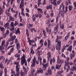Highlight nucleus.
Instances as JSON below:
<instances>
[{
    "instance_id": "obj_1",
    "label": "nucleus",
    "mask_w": 76,
    "mask_h": 76,
    "mask_svg": "<svg viewBox=\"0 0 76 76\" xmlns=\"http://www.w3.org/2000/svg\"><path fill=\"white\" fill-rule=\"evenodd\" d=\"M57 39L56 41V42H58L57 44V45L56 46V49L58 51H60V49H61V41H58V36L57 35Z\"/></svg>"
},
{
    "instance_id": "obj_2",
    "label": "nucleus",
    "mask_w": 76,
    "mask_h": 76,
    "mask_svg": "<svg viewBox=\"0 0 76 76\" xmlns=\"http://www.w3.org/2000/svg\"><path fill=\"white\" fill-rule=\"evenodd\" d=\"M21 0V1L20 5V7L22 10V12L21 13L22 15L25 16V14L24 12H23L24 10V9L23 8L24 7V0H19V1H20Z\"/></svg>"
},
{
    "instance_id": "obj_3",
    "label": "nucleus",
    "mask_w": 76,
    "mask_h": 76,
    "mask_svg": "<svg viewBox=\"0 0 76 76\" xmlns=\"http://www.w3.org/2000/svg\"><path fill=\"white\" fill-rule=\"evenodd\" d=\"M21 60L22 65H23V64L24 63V64L26 66H27V61H26V59H25V54H23V56L21 58Z\"/></svg>"
},
{
    "instance_id": "obj_4",
    "label": "nucleus",
    "mask_w": 76,
    "mask_h": 76,
    "mask_svg": "<svg viewBox=\"0 0 76 76\" xmlns=\"http://www.w3.org/2000/svg\"><path fill=\"white\" fill-rule=\"evenodd\" d=\"M58 24H57L55 28H54V33L56 34L57 32H58Z\"/></svg>"
},
{
    "instance_id": "obj_5",
    "label": "nucleus",
    "mask_w": 76,
    "mask_h": 76,
    "mask_svg": "<svg viewBox=\"0 0 76 76\" xmlns=\"http://www.w3.org/2000/svg\"><path fill=\"white\" fill-rule=\"evenodd\" d=\"M47 55L48 56V61L49 60H50V58L51 57V53H50V52H48V53L47 54Z\"/></svg>"
},
{
    "instance_id": "obj_6",
    "label": "nucleus",
    "mask_w": 76,
    "mask_h": 76,
    "mask_svg": "<svg viewBox=\"0 0 76 76\" xmlns=\"http://www.w3.org/2000/svg\"><path fill=\"white\" fill-rule=\"evenodd\" d=\"M48 66V63H46L43 65V68L44 71H45V70H46V68H47Z\"/></svg>"
},
{
    "instance_id": "obj_7",
    "label": "nucleus",
    "mask_w": 76,
    "mask_h": 76,
    "mask_svg": "<svg viewBox=\"0 0 76 76\" xmlns=\"http://www.w3.org/2000/svg\"><path fill=\"white\" fill-rule=\"evenodd\" d=\"M9 23H7L4 25V27H5V29H9L10 28L9 26Z\"/></svg>"
},
{
    "instance_id": "obj_8",
    "label": "nucleus",
    "mask_w": 76,
    "mask_h": 76,
    "mask_svg": "<svg viewBox=\"0 0 76 76\" xmlns=\"http://www.w3.org/2000/svg\"><path fill=\"white\" fill-rule=\"evenodd\" d=\"M64 62V61L63 60H60V59L58 58L57 61V63L58 64H62Z\"/></svg>"
},
{
    "instance_id": "obj_9",
    "label": "nucleus",
    "mask_w": 76,
    "mask_h": 76,
    "mask_svg": "<svg viewBox=\"0 0 76 76\" xmlns=\"http://www.w3.org/2000/svg\"><path fill=\"white\" fill-rule=\"evenodd\" d=\"M46 30L47 32L49 34H50L51 33V29H49L48 28H46Z\"/></svg>"
},
{
    "instance_id": "obj_10",
    "label": "nucleus",
    "mask_w": 76,
    "mask_h": 76,
    "mask_svg": "<svg viewBox=\"0 0 76 76\" xmlns=\"http://www.w3.org/2000/svg\"><path fill=\"white\" fill-rule=\"evenodd\" d=\"M47 74H49V75H52V72L50 69H48V70L47 71Z\"/></svg>"
},
{
    "instance_id": "obj_11",
    "label": "nucleus",
    "mask_w": 76,
    "mask_h": 76,
    "mask_svg": "<svg viewBox=\"0 0 76 76\" xmlns=\"http://www.w3.org/2000/svg\"><path fill=\"white\" fill-rule=\"evenodd\" d=\"M48 47L49 48V47H50V45L51 44V41L49 39H48Z\"/></svg>"
},
{
    "instance_id": "obj_12",
    "label": "nucleus",
    "mask_w": 76,
    "mask_h": 76,
    "mask_svg": "<svg viewBox=\"0 0 76 76\" xmlns=\"http://www.w3.org/2000/svg\"><path fill=\"white\" fill-rule=\"evenodd\" d=\"M37 71L39 73H40L41 74L43 73V70L41 69H39Z\"/></svg>"
},
{
    "instance_id": "obj_13",
    "label": "nucleus",
    "mask_w": 76,
    "mask_h": 76,
    "mask_svg": "<svg viewBox=\"0 0 76 76\" xmlns=\"http://www.w3.org/2000/svg\"><path fill=\"white\" fill-rule=\"evenodd\" d=\"M61 65L60 64V65H58V64H56V69H59L60 67H61Z\"/></svg>"
},
{
    "instance_id": "obj_14",
    "label": "nucleus",
    "mask_w": 76,
    "mask_h": 76,
    "mask_svg": "<svg viewBox=\"0 0 76 76\" xmlns=\"http://www.w3.org/2000/svg\"><path fill=\"white\" fill-rule=\"evenodd\" d=\"M11 26H12V28H10V30L11 31H12L13 30L14 31H15V25H14V24L11 25Z\"/></svg>"
},
{
    "instance_id": "obj_15",
    "label": "nucleus",
    "mask_w": 76,
    "mask_h": 76,
    "mask_svg": "<svg viewBox=\"0 0 76 76\" xmlns=\"http://www.w3.org/2000/svg\"><path fill=\"white\" fill-rule=\"evenodd\" d=\"M75 54H72V53L70 55V59L71 60H72V58H73V57H75Z\"/></svg>"
},
{
    "instance_id": "obj_16",
    "label": "nucleus",
    "mask_w": 76,
    "mask_h": 76,
    "mask_svg": "<svg viewBox=\"0 0 76 76\" xmlns=\"http://www.w3.org/2000/svg\"><path fill=\"white\" fill-rule=\"evenodd\" d=\"M72 46L71 45L68 48L67 50V51H72Z\"/></svg>"
},
{
    "instance_id": "obj_17",
    "label": "nucleus",
    "mask_w": 76,
    "mask_h": 76,
    "mask_svg": "<svg viewBox=\"0 0 76 76\" xmlns=\"http://www.w3.org/2000/svg\"><path fill=\"white\" fill-rule=\"evenodd\" d=\"M0 29L1 30V31L3 32H4V31H5V29L4 28L0 26Z\"/></svg>"
},
{
    "instance_id": "obj_18",
    "label": "nucleus",
    "mask_w": 76,
    "mask_h": 76,
    "mask_svg": "<svg viewBox=\"0 0 76 76\" xmlns=\"http://www.w3.org/2000/svg\"><path fill=\"white\" fill-rule=\"evenodd\" d=\"M68 9L70 11H71L73 9V6H72V5H69L68 7Z\"/></svg>"
},
{
    "instance_id": "obj_19",
    "label": "nucleus",
    "mask_w": 76,
    "mask_h": 76,
    "mask_svg": "<svg viewBox=\"0 0 76 76\" xmlns=\"http://www.w3.org/2000/svg\"><path fill=\"white\" fill-rule=\"evenodd\" d=\"M38 60L39 61L40 63V65H41L42 63L41 62V60H42V58H41L40 56L38 57Z\"/></svg>"
},
{
    "instance_id": "obj_20",
    "label": "nucleus",
    "mask_w": 76,
    "mask_h": 76,
    "mask_svg": "<svg viewBox=\"0 0 76 76\" xmlns=\"http://www.w3.org/2000/svg\"><path fill=\"white\" fill-rule=\"evenodd\" d=\"M20 31L19 30V28H18L17 31L15 33V34H20Z\"/></svg>"
},
{
    "instance_id": "obj_21",
    "label": "nucleus",
    "mask_w": 76,
    "mask_h": 76,
    "mask_svg": "<svg viewBox=\"0 0 76 76\" xmlns=\"http://www.w3.org/2000/svg\"><path fill=\"white\" fill-rule=\"evenodd\" d=\"M35 63H36L35 62H33V63L31 65V67H34L35 66Z\"/></svg>"
},
{
    "instance_id": "obj_22",
    "label": "nucleus",
    "mask_w": 76,
    "mask_h": 76,
    "mask_svg": "<svg viewBox=\"0 0 76 76\" xmlns=\"http://www.w3.org/2000/svg\"><path fill=\"white\" fill-rule=\"evenodd\" d=\"M70 35V33H68L66 35V36L65 37V39H67V38L69 37V35Z\"/></svg>"
},
{
    "instance_id": "obj_23",
    "label": "nucleus",
    "mask_w": 76,
    "mask_h": 76,
    "mask_svg": "<svg viewBox=\"0 0 76 76\" xmlns=\"http://www.w3.org/2000/svg\"><path fill=\"white\" fill-rule=\"evenodd\" d=\"M60 14L61 16H62L63 18H64V15L63 14H62V11H60V12H59V13L58 15H59Z\"/></svg>"
},
{
    "instance_id": "obj_24",
    "label": "nucleus",
    "mask_w": 76,
    "mask_h": 76,
    "mask_svg": "<svg viewBox=\"0 0 76 76\" xmlns=\"http://www.w3.org/2000/svg\"><path fill=\"white\" fill-rule=\"evenodd\" d=\"M16 45H17V47H16L17 49H18V48H20V44H19V43L17 44Z\"/></svg>"
},
{
    "instance_id": "obj_25",
    "label": "nucleus",
    "mask_w": 76,
    "mask_h": 76,
    "mask_svg": "<svg viewBox=\"0 0 76 76\" xmlns=\"http://www.w3.org/2000/svg\"><path fill=\"white\" fill-rule=\"evenodd\" d=\"M70 65L68 66V68L66 69V72H68L69 71V70H70Z\"/></svg>"
},
{
    "instance_id": "obj_26",
    "label": "nucleus",
    "mask_w": 76,
    "mask_h": 76,
    "mask_svg": "<svg viewBox=\"0 0 76 76\" xmlns=\"http://www.w3.org/2000/svg\"><path fill=\"white\" fill-rule=\"evenodd\" d=\"M37 9L38 11H39V12H40L41 13H42V9H41L37 8Z\"/></svg>"
},
{
    "instance_id": "obj_27",
    "label": "nucleus",
    "mask_w": 76,
    "mask_h": 76,
    "mask_svg": "<svg viewBox=\"0 0 76 76\" xmlns=\"http://www.w3.org/2000/svg\"><path fill=\"white\" fill-rule=\"evenodd\" d=\"M11 74H13V75H16V74H15V71H13V69H11Z\"/></svg>"
},
{
    "instance_id": "obj_28",
    "label": "nucleus",
    "mask_w": 76,
    "mask_h": 76,
    "mask_svg": "<svg viewBox=\"0 0 76 76\" xmlns=\"http://www.w3.org/2000/svg\"><path fill=\"white\" fill-rule=\"evenodd\" d=\"M63 72V70H61V71L58 72L57 73L58 75H61V74Z\"/></svg>"
},
{
    "instance_id": "obj_29",
    "label": "nucleus",
    "mask_w": 76,
    "mask_h": 76,
    "mask_svg": "<svg viewBox=\"0 0 76 76\" xmlns=\"http://www.w3.org/2000/svg\"><path fill=\"white\" fill-rule=\"evenodd\" d=\"M56 0H54L53 4L56 6H57V4H56Z\"/></svg>"
},
{
    "instance_id": "obj_30",
    "label": "nucleus",
    "mask_w": 76,
    "mask_h": 76,
    "mask_svg": "<svg viewBox=\"0 0 76 76\" xmlns=\"http://www.w3.org/2000/svg\"><path fill=\"white\" fill-rule=\"evenodd\" d=\"M9 18H10V20H12V21L14 20V19H13V18L11 16H10Z\"/></svg>"
},
{
    "instance_id": "obj_31",
    "label": "nucleus",
    "mask_w": 76,
    "mask_h": 76,
    "mask_svg": "<svg viewBox=\"0 0 76 76\" xmlns=\"http://www.w3.org/2000/svg\"><path fill=\"white\" fill-rule=\"evenodd\" d=\"M15 57H17V58L18 57H20V55L19 54H18L17 55H15Z\"/></svg>"
},
{
    "instance_id": "obj_32",
    "label": "nucleus",
    "mask_w": 76,
    "mask_h": 76,
    "mask_svg": "<svg viewBox=\"0 0 76 76\" xmlns=\"http://www.w3.org/2000/svg\"><path fill=\"white\" fill-rule=\"evenodd\" d=\"M65 66H67L68 64H69V62L68 61H65Z\"/></svg>"
},
{
    "instance_id": "obj_33",
    "label": "nucleus",
    "mask_w": 76,
    "mask_h": 76,
    "mask_svg": "<svg viewBox=\"0 0 76 76\" xmlns=\"http://www.w3.org/2000/svg\"><path fill=\"white\" fill-rule=\"evenodd\" d=\"M6 35H7L6 34H3L2 35L3 37L4 38H6Z\"/></svg>"
},
{
    "instance_id": "obj_34",
    "label": "nucleus",
    "mask_w": 76,
    "mask_h": 76,
    "mask_svg": "<svg viewBox=\"0 0 76 76\" xmlns=\"http://www.w3.org/2000/svg\"><path fill=\"white\" fill-rule=\"evenodd\" d=\"M3 73V70L2 69L1 70V71H0V76H2Z\"/></svg>"
},
{
    "instance_id": "obj_35",
    "label": "nucleus",
    "mask_w": 76,
    "mask_h": 76,
    "mask_svg": "<svg viewBox=\"0 0 76 76\" xmlns=\"http://www.w3.org/2000/svg\"><path fill=\"white\" fill-rule=\"evenodd\" d=\"M0 12H1V13H3V9H2L1 8V7H0Z\"/></svg>"
},
{
    "instance_id": "obj_36",
    "label": "nucleus",
    "mask_w": 76,
    "mask_h": 76,
    "mask_svg": "<svg viewBox=\"0 0 76 76\" xmlns=\"http://www.w3.org/2000/svg\"><path fill=\"white\" fill-rule=\"evenodd\" d=\"M22 76H25V73L24 72H22V71H21L20 73Z\"/></svg>"
},
{
    "instance_id": "obj_37",
    "label": "nucleus",
    "mask_w": 76,
    "mask_h": 76,
    "mask_svg": "<svg viewBox=\"0 0 76 76\" xmlns=\"http://www.w3.org/2000/svg\"><path fill=\"white\" fill-rule=\"evenodd\" d=\"M4 43H5V41L4 40L2 42L1 47L3 46V45L4 44Z\"/></svg>"
},
{
    "instance_id": "obj_38",
    "label": "nucleus",
    "mask_w": 76,
    "mask_h": 76,
    "mask_svg": "<svg viewBox=\"0 0 76 76\" xmlns=\"http://www.w3.org/2000/svg\"><path fill=\"white\" fill-rule=\"evenodd\" d=\"M15 38H16V36H15L12 37V39H11V41H13V40L14 39H15Z\"/></svg>"
},
{
    "instance_id": "obj_39",
    "label": "nucleus",
    "mask_w": 76,
    "mask_h": 76,
    "mask_svg": "<svg viewBox=\"0 0 76 76\" xmlns=\"http://www.w3.org/2000/svg\"><path fill=\"white\" fill-rule=\"evenodd\" d=\"M36 58L35 57H34L33 59V62H34V63H35L36 62Z\"/></svg>"
},
{
    "instance_id": "obj_40",
    "label": "nucleus",
    "mask_w": 76,
    "mask_h": 76,
    "mask_svg": "<svg viewBox=\"0 0 76 76\" xmlns=\"http://www.w3.org/2000/svg\"><path fill=\"white\" fill-rule=\"evenodd\" d=\"M19 25V24L18 23L17 21H15V26H16L17 25Z\"/></svg>"
},
{
    "instance_id": "obj_41",
    "label": "nucleus",
    "mask_w": 76,
    "mask_h": 76,
    "mask_svg": "<svg viewBox=\"0 0 76 76\" xmlns=\"http://www.w3.org/2000/svg\"><path fill=\"white\" fill-rule=\"evenodd\" d=\"M23 70L24 72V73L25 74H26L27 73V71L26 70V69H24Z\"/></svg>"
},
{
    "instance_id": "obj_42",
    "label": "nucleus",
    "mask_w": 76,
    "mask_h": 76,
    "mask_svg": "<svg viewBox=\"0 0 76 76\" xmlns=\"http://www.w3.org/2000/svg\"><path fill=\"white\" fill-rule=\"evenodd\" d=\"M42 54V51H40L39 52V54H38V56H41Z\"/></svg>"
},
{
    "instance_id": "obj_43",
    "label": "nucleus",
    "mask_w": 76,
    "mask_h": 76,
    "mask_svg": "<svg viewBox=\"0 0 76 76\" xmlns=\"http://www.w3.org/2000/svg\"><path fill=\"white\" fill-rule=\"evenodd\" d=\"M31 58H29L27 59V61L28 63H29L30 62V61H31Z\"/></svg>"
},
{
    "instance_id": "obj_44",
    "label": "nucleus",
    "mask_w": 76,
    "mask_h": 76,
    "mask_svg": "<svg viewBox=\"0 0 76 76\" xmlns=\"http://www.w3.org/2000/svg\"><path fill=\"white\" fill-rule=\"evenodd\" d=\"M5 14L6 15H7V16H10V13L9 12H8L7 13V12H5Z\"/></svg>"
},
{
    "instance_id": "obj_45",
    "label": "nucleus",
    "mask_w": 76,
    "mask_h": 76,
    "mask_svg": "<svg viewBox=\"0 0 76 76\" xmlns=\"http://www.w3.org/2000/svg\"><path fill=\"white\" fill-rule=\"evenodd\" d=\"M61 29H64V24H62V26H61Z\"/></svg>"
},
{
    "instance_id": "obj_46",
    "label": "nucleus",
    "mask_w": 76,
    "mask_h": 76,
    "mask_svg": "<svg viewBox=\"0 0 76 76\" xmlns=\"http://www.w3.org/2000/svg\"><path fill=\"white\" fill-rule=\"evenodd\" d=\"M52 61L53 62V63H55L56 61V60L55 59V58H53L52 59Z\"/></svg>"
},
{
    "instance_id": "obj_47",
    "label": "nucleus",
    "mask_w": 76,
    "mask_h": 76,
    "mask_svg": "<svg viewBox=\"0 0 76 76\" xmlns=\"http://www.w3.org/2000/svg\"><path fill=\"white\" fill-rule=\"evenodd\" d=\"M49 6V9H50L51 10L53 9L52 8V5H50Z\"/></svg>"
},
{
    "instance_id": "obj_48",
    "label": "nucleus",
    "mask_w": 76,
    "mask_h": 76,
    "mask_svg": "<svg viewBox=\"0 0 76 76\" xmlns=\"http://www.w3.org/2000/svg\"><path fill=\"white\" fill-rule=\"evenodd\" d=\"M61 6H62V10L63 11H64V7L63 6V4H61Z\"/></svg>"
},
{
    "instance_id": "obj_49",
    "label": "nucleus",
    "mask_w": 76,
    "mask_h": 76,
    "mask_svg": "<svg viewBox=\"0 0 76 76\" xmlns=\"http://www.w3.org/2000/svg\"><path fill=\"white\" fill-rule=\"evenodd\" d=\"M16 72H19V68H16Z\"/></svg>"
},
{
    "instance_id": "obj_50",
    "label": "nucleus",
    "mask_w": 76,
    "mask_h": 76,
    "mask_svg": "<svg viewBox=\"0 0 76 76\" xmlns=\"http://www.w3.org/2000/svg\"><path fill=\"white\" fill-rule=\"evenodd\" d=\"M52 61H53V60L52 59V58H51L50 60V64H52Z\"/></svg>"
},
{
    "instance_id": "obj_51",
    "label": "nucleus",
    "mask_w": 76,
    "mask_h": 76,
    "mask_svg": "<svg viewBox=\"0 0 76 76\" xmlns=\"http://www.w3.org/2000/svg\"><path fill=\"white\" fill-rule=\"evenodd\" d=\"M44 42V41L42 39H41L39 42V43H41L42 42Z\"/></svg>"
},
{
    "instance_id": "obj_52",
    "label": "nucleus",
    "mask_w": 76,
    "mask_h": 76,
    "mask_svg": "<svg viewBox=\"0 0 76 76\" xmlns=\"http://www.w3.org/2000/svg\"><path fill=\"white\" fill-rule=\"evenodd\" d=\"M19 17L20 19V21H21L22 20V16L20 15H19Z\"/></svg>"
},
{
    "instance_id": "obj_53",
    "label": "nucleus",
    "mask_w": 76,
    "mask_h": 76,
    "mask_svg": "<svg viewBox=\"0 0 76 76\" xmlns=\"http://www.w3.org/2000/svg\"><path fill=\"white\" fill-rule=\"evenodd\" d=\"M68 7L67 6H66L65 7V10L66 11H67H67H68Z\"/></svg>"
},
{
    "instance_id": "obj_54",
    "label": "nucleus",
    "mask_w": 76,
    "mask_h": 76,
    "mask_svg": "<svg viewBox=\"0 0 76 76\" xmlns=\"http://www.w3.org/2000/svg\"><path fill=\"white\" fill-rule=\"evenodd\" d=\"M32 48H31V51L30 53H31V54L32 53H33V50L32 49Z\"/></svg>"
},
{
    "instance_id": "obj_55",
    "label": "nucleus",
    "mask_w": 76,
    "mask_h": 76,
    "mask_svg": "<svg viewBox=\"0 0 76 76\" xmlns=\"http://www.w3.org/2000/svg\"><path fill=\"white\" fill-rule=\"evenodd\" d=\"M4 72L5 73V74H6V73H7V69H6V68H5Z\"/></svg>"
},
{
    "instance_id": "obj_56",
    "label": "nucleus",
    "mask_w": 76,
    "mask_h": 76,
    "mask_svg": "<svg viewBox=\"0 0 76 76\" xmlns=\"http://www.w3.org/2000/svg\"><path fill=\"white\" fill-rule=\"evenodd\" d=\"M61 56H62V57H64V58H66V56H65V55H64V54H63V53L62 54Z\"/></svg>"
},
{
    "instance_id": "obj_57",
    "label": "nucleus",
    "mask_w": 76,
    "mask_h": 76,
    "mask_svg": "<svg viewBox=\"0 0 76 76\" xmlns=\"http://www.w3.org/2000/svg\"><path fill=\"white\" fill-rule=\"evenodd\" d=\"M51 50L53 51H54L55 50V48H54V47H53L51 49Z\"/></svg>"
},
{
    "instance_id": "obj_58",
    "label": "nucleus",
    "mask_w": 76,
    "mask_h": 76,
    "mask_svg": "<svg viewBox=\"0 0 76 76\" xmlns=\"http://www.w3.org/2000/svg\"><path fill=\"white\" fill-rule=\"evenodd\" d=\"M34 76V73L32 72L29 75V76Z\"/></svg>"
},
{
    "instance_id": "obj_59",
    "label": "nucleus",
    "mask_w": 76,
    "mask_h": 76,
    "mask_svg": "<svg viewBox=\"0 0 76 76\" xmlns=\"http://www.w3.org/2000/svg\"><path fill=\"white\" fill-rule=\"evenodd\" d=\"M43 32L44 34V36H45V31L44 30H43Z\"/></svg>"
},
{
    "instance_id": "obj_60",
    "label": "nucleus",
    "mask_w": 76,
    "mask_h": 76,
    "mask_svg": "<svg viewBox=\"0 0 76 76\" xmlns=\"http://www.w3.org/2000/svg\"><path fill=\"white\" fill-rule=\"evenodd\" d=\"M44 45H45V46H46L47 45V42H45L44 43Z\"/></svg>"
},
{
    "instance_id": "obj_61",
    "label": "nucleus",
    "mask_w": 76,
    "mask_h": 76,
    "mask_svg": "<svg viewBox=\"0 0 76 76\" xmlns=\"http://www.w3.org/2000/svg\"><path fill=\"white\" fill-rule=\"evenodd\" d=\"M34 28H31V32H33L34 31Z\"/></svg>"
},
{
    "instance_id": "obj_62",
    "label": "nucleus",
    "mask_w": 76,
    "mask_h": 76,
    "mask_svg": "<svg viewBox=\"0 0 76 76\" xmlns=\"http://www.w3.org/2000/svg\"><path fill=\"white\" fill-rule=\"evenodd\" d=\"M5 34H9V30H7V32H6Z\"/></svg>"
},
{
    "instance_id": "obj_63",
    "label": "nucleus",
    "mask_w": 76,
    "mask_h": 76,
    "mask_svg": "<svg viewBox=\"0 0 76 76\" xmlns=\"http://www.w3.org/2000/svg\"><path fill=\"white\" fill-rule=\"evenodd\" d=\"M65 3L66 6H68L69 5V3H68V2L66 1Z\"/></svg>"
},
{
    "instance_id": "obj_64",
    "label": "nucleus",
    "mask_w": 76,
    "mask_h": 76,
    "mask_svg": "<svg viewBox=\"0 0 76 76\" xmlns=\"http://www.w3.org/2000/svg\"><path fill=\"white\" fill-rule=\"evenodd\" d=\"M74 5L75 6V7L76 6V2L73 3Z\"/></svg>"
}]
</instances>
